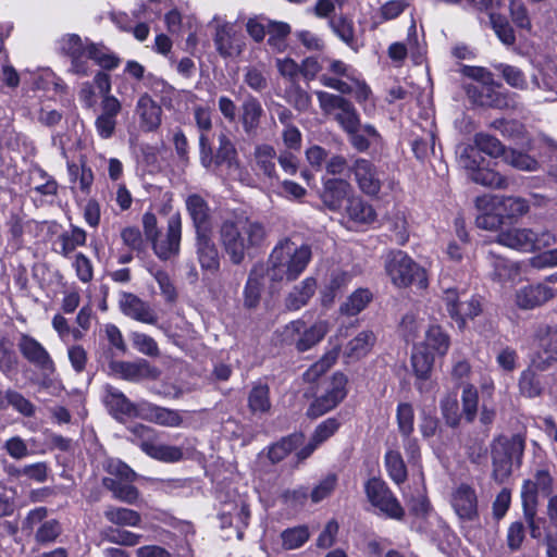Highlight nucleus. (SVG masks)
Wrapping results in <instances>:
<instances>
[{
	"label": "nucleus",
	"instance_id": "nucleus-1",
	"mask_svg": "<svg viewBox=\"0 0 557 557\" xmlns=\"http://www.w3.org/2000/svg\"><path fill=\"white\" fill-rule=\"evenodd\" d=\"M311 258L309 245H297L289 238H283L270 253L267 275L272 282L295 281L306 270Z\"/></svg>",
	"mask_w": 557,
	"mask_h": 557
},
{
	"label": "nucleus",
	"instance_id": "nucleus-2",
	"mask_svg": "<svg viewBox=\"0 0 557 557\" xmlns=\"http://www.w3.org/2000/svg\"><path fill=\"white\" fill-rule=\"evenodd\" d=\"M220 242L234 264H239L246 251L259 247L267 238L264 225L252 220H225L220 230Z\"/></svg>",
	"mask_w": 557,
	"mask_h": 557
},
{
	"label": "nucleus",
	"instance_id": "nucleus-3",
	"mask_svg": "<svg viewBox=\"0 0 557 557\" xmlns=\"http://www.w3.org/2000/svg\"><path fill=\"white\" fill-rule=\"evenodd\" d=\"M525 448V438L521 434L498 436L491 445L492 478L497 483L506 482L513 470L520 468Z\"/></svg>",
	"mask_w": 557,
	"mask_h": 557
},
{
	"label": "nucleus",
	"instance_id": "nucleus-4",
	"mask_svg": "<svg viewBox=\"0 0 557 557\" xmlns=\"http://www.w3.org/2000/svg\"><path fill=\"white\" fill-rule=\"evenodd\" d=\"M456 153L458 164L467 172L468 177L473 183L496 189L508 188V177L488 166H484L485 159L474 145L460 144L457 147Z\"/></svg>",
	"mask_w": 557,
	"mask_h": 557
},
{
	"label": "nucleus",
	"instance_id": "nucleus-5",
	"mask_svg": "<svg viewBox=\"0 0 557 557\" xmlns=\"http://www.w3.org/2000/svg\"><path fill=\"white\" fill-rule=\"evenodd\" d=\"M315 96L321 110L332 115L345 132L354 131L359 125L360 116L351 101L342 95L323 90H317Z\"/></svg>",
	"mask_w": 557,
	"mask_h": 557
},
{
	"label": "nucleus",
	"instance_id": "nucleus-6",
	"mask_svg": "<svg viewBox=\"0 0 557 557\" xmlns=\"http://www.w3.org/2000/svg\"><path fill=\"white\" fill-rule=\"evenodd\" d=\"M351 173L358 188L367 196L376 197L382 191V188H387L391 191L395 189L396 183L393 180L386 182L384 173L368 159H354L351 161Z\"/></svg>",
	"mask_w": 557,
	"mask_h": 557
},
{
	"label": "nucleus",
	"instance_id": "nucleus-7",
	"mask_svg": "<svg viewBox=\"0 0 557 557\" xmlns=\"http://www.w3.org/2000/svg\"><path fill=\"white\" fill-rule=\"evenodd\" d=\"M385 270L394 285L406 287L416 280L422 284L425 281L424 271L404 251L388 253Z\"/></svg>",
	"mask_w": 557,
	"mask_h": 557
},
{
	"label": "nucleus",
	"instance_id": "nucleus-8",
	"mask_svg": "<svg viewBox=\"0 0 557 557\" xmlns=\"http://www.w3.org/2000/svg\"><path fill=\"white\" fill-rule=\"evenodd\" d=\"M211 24L214 27L212 39L216 52L224 59L239 57L246 48L244 35L231 22L214 17Z\"/></svg>",
	"mask_w": 557,
	"mask_h": 557
},
{
	"label": "nucleus",
	"instance_id": "nucleus-9",
	"mask_svg": "<svg viewBox=\"0 0 557 557\" xmlns=\"http://www.w3.org/2000/svg\"><path fill=\"white\" fill-rule=\"evenodd\" d=\"M535 350L532 367L545 371L557 363V326L541 324L534 333Z\"/></svg>",
	"mask_w": 557,
	"mask_h": 557
},
{
	"label": "nucleus",
	"instance_id": "nucleus-10",
	"mask_svg": "<svg viewBox=\"0 0 557 557\" xmlns=\"http://www.w3.org/2000/svg\"><path fill=\"white\" fill-rule=\"evenodd\" d=\"M554 480L546 469L535 471L532 479L525 480L521 487V499L527 522L533 525L536 515L537 494L550 495Z\"/></svg>",
	"mask_w": 557,
	"mask_h": 557
},
{
	"label": "nucleus",
	"instance_id": "nucleus-11",
	"mask_svg": "<svg viewBox=\"0 0 557 557\" xmlns=\"http://www.w3.org/2000/svg\"><path fill=\"white\" fill-rule=\"evenodd\" d=\"M182 216L180 212L173 213L166 223V231L161 232L150 242L154 255L162 261L176 258L181 251Z\"/></svg>",
	"mask_w": 557,
	"mask_h": 557
},
{
	"label": "nucleus",
	"instance_id": "nucleus-12",
	"mask_svg": "<svg viewBox=\"0 0 557 557\" xmlns=\"http://www.w3.org/2000/svg\"><path fill=\"white\" fill-rule=\"evenodd\" d=\"M465 88L467 97L475 106L507 109L513 103L512 95L503 92L494 79L486 84H468Z\"/></svg>",
	"mask_w": 557,
	"mask_h": 557
},
{
	"label": "nucleus",
	"instance_id": "nucleus-13",
	"mask_svg": "<svg viewBox=\"0 0 557 557\" xmlns=\"http://www.w3.org/2000/svg\"><path fill=\"white\" fill-rule=\"evenodd\" d=\"M478 210H496L502 219H518L529 211V202L521 197L484 195L475 199Z\"/></svg>",
	"mask_w": 557,
	"mask_h": 557
},
{
	"label": "nucleus",
	"instance_id": "nucleus-14",
	"mask_svg": "<svg viewBox=\"0 0 557 557\" xmlns=\"http://www.w3.org/2000/svg\"><path fill=\"white\" fill-rule=\"evenodd\" d=\"M366 494L369 502L387 517L396 520H400L404 517L405 511L403 507L382 480L376 478L368 480Z\"/></svg>",
	"mask_w": 557,
	"mask_h": 557
},
{
	"label": "nucleus",
	"instance_id": "nucleus-15",
	"mask_svg": "<svg viewBox=\"0 0 557 557\" xmlns=\"http://www.w3.org/2000/svg\"><path fill=\"white\" fill-rule=\"evenodd\" d=\"M60 50L71 59L70 72L78 76L91 73V58L86 42L76 34H67L60 41Z\"/></svg>",
	"mask_w": 557,
	"mask_h": 557
},
{
	"label": "nucleus",
	"instance_id": "nucleus-16",
	"mask_svg": "<svg viewBox=\"0 0 557 557\" xmlns=\"http://www.w3.org/2000/svg\"><path fill=\"white\" fill-rule=\"evenodd\" d=\"M48 510L46 507H37L30 510L23 521V529L33 530L38 523L40 525L35 532V541L40 545L53 543L62 533V527L55 519L45 520Z\"/></svg>",
	"mask_w": 557,
	"mask_h": 557
},
{
	"label": "nucleus",
	"instance_id": "nucleus-17",
	"mask_svg": "<svg viewBox=\"0 0 557 557\" xmlns=\"http://www.w3.org/2000/svg\"><path fill=\"white\" fill-rule=\"evenodd\" d=\"M346 384L347 377L343 373H334L325 393L310 405L308 416L318 418L335 408L346 396Z\"/></svg>",
	"mask_w": 557,
	"mask_h": 557
},
{
	"label": "nucleus",
	"instance_id": "nucleus-18",
	"mask_svg": "<svg viewBox=\"0 0 557 557\" xmlns=\"http://www.w3.org/2000/svg\"><path fill=\"white\" fill-rule=\"evenodd\" d=\"M252 170L255 174L265 183L270 188L278 185V175L276 172V151L269 144H259L255 147Z\"/></svg>",
	"mask_w": 557,
	"mask_h": 557
},
{
	"label": "nucleus",
	"instance_id": "nucleus-19",
	"mask_svg": "<svg viewBox=\"0 0 557 557\" xmlns=\"http://www.w3.org/2000/svg\"><path fill=\"white\" fill-rule=\"evenodd\" d=\"M17 347L22 356L36 368L46 373H53L54 362L47 349L34 337L28 334L20 336Z\"/></svg>",
	"mask_w": 557,
	"mask_h": 557
},
{
	"label": "nucleus",
	"instance_id": "nucleus-20",
	"mask_svg": "<svg viewBox=\"0 0 557 557\" xmlns=\"http://www.w3.org/2000/svg\"><path fill=\"white\" fill-rule=\"evenodd\" d=\"M319 82L324 87L334 89L342 95H354L355 99L359 103L366 102L372 95L369 85L360 78L358 73L349 82L337 77H331L327 74H321L319 76Z\"/></svg>",
	"mask_w": 557,
	"mask_h": 557
},
{
	"label": "nucleus",
	"instance_id": "nucleus-21",
	"mask_svg": "<svg viewBox=\"0 0 557 557\" xmlns=\"http://www.w3.org/2000/svg\"><path fill=\"white\" fill-rule=\"evenodd\" d=\"M119 306L122 313L133 320L151 325L158 322L157 312L135 294L123 292L120 295Z\"/></svg>",
	"mask_w": 557,
	"mask_h": 557
},
{
	"label": "nucleus",
	"instance_id": "nucleus-22",
	"mask_svg": "<svg viewBox=\"0 0 557 557\" xmlns=\"http://www.w3.org/2000/svg\"><path fill=\"white\" fill-rule=\"evenodd\" d=\"M451 507L461 521H473L479 517L475 490L468 484H460L451 494Z\"/></svg>",
	"mask_w": 557,
	"mask_h": 557
},
{
	"label": "nucleus",
	"instance_id": "nucleus-23",
	"mask_svg": "<svg viewBox=\"0 0 557 557\" xmlns=\"http://www.w3.org/2000/svg\"><path fill=\"white\" fill-rule=\"evenodd\" d=\"M352 186L349 181L342 177H329L323 180L321 199L324 206L331 211H338L344 200L348 201Z\"/></svg>",
	"mask_w": 557,
	"mask_h": 557
},
{
	"label": "nucleus",
	"instance_id": "nucleus-24",
	"mask_svg": "<svg viewBox=\"0 0 557 557\" xmlns=\"http://www.w3.org/2000/svg\"><path fill=\"white\" fill-rule=\"evenodd\" d=\"M212 232L196 234V255L203 271L215 273L220 269V253L212 239Z\"/></svg>",
	"mask_w": 557,
	"mask_h": 557
},
{
	"label": "nucleus",
	"instance_id": "nucleus-25",
	"mask_svg": "<svg viewBox=\"0 0 557 557\" xmlns=\"http://www.w3.org/2000/svg\"><path fill=\"white\" fill-rule=\"evenodd\" d=\"M497 243L524 252L536 249L535 233L530 228L512 227L503 231L497 235Z\"/></svg>",
	"mask_w": 557,
	"mask_h": 557
},
{
	"label": "nucleus",
	"instance_id": "nucleus-26",
	"mask_svg": "<svg viewBox=\"0 0 557 557\" xmlns=\"http://www.w3.org/2000/svg\"><path fill=\"white\" fill-rule=\"evenodd\" d=\"M533 89L539 90L542 95L537 101H555L557 100V67L555 64H546L541 67L536 74L532 76Z\"/></svg>",
	"mask_w": 557,
	"mask_h": 557
},
{
	"label": "nucleus",
	"instance_id": "nucleus-27",
	"mask_svg": "<svg viewBox=\"0 0 557 557\" xmlns=\"http://www.w3.org/2000/svg\"><path fill=\"white\" fill-rule=\"evenodd\" d=\"M555 297L554 290L544 285H529L516 293V304L520 309L530 310L540 307Z\"/></svg>",
	"mask_w": 557,
	"mask_h": 557
},
{
	"label": "nucleus",
	"instance_id": "nucleus-28",
	"mask_svg": "<svg viewBox=\"0 0 557 557\" xmlns=\"http://www.w3.org/2000/svg\"><path fill=\"white\" fill-rule=\"evenodd\" d=\"M103 401L109 412L117 420L124 417H138L139 408L133 404L120 389L106 386Z\"/></svg>",
	"mask_w": 557,
	"mask_h": 557
},
{
	"label": "nucleus",
	"instance_id": "nucleus-29",
	"mask_svg": "<svg viewBox=\"0 0 557 557\" xmlns=\"http://www.w3.org/2000/svg\"><path fill=\"white\" fill-rule=\"evenodd\" d=\"M138 417L168 428H177L183 423V417L178 410L160 407L153 404H143L139 407Z\"/></svg>",
	"mask_w": 557,
	"mask_h": 557
},
{
	"label": "nucleus",
	"instance_id": "nucleus-30",
	"mask_svg": "<svg viewBox=\"0 0 557 557\" xmlns=\"http://www.w3.org/2000/svg\"><path fill=\"white\" fill-rule=\"evenodd\" d=\"M185 203L196 234L212 232L210 208L207 201L201 196L193 194L186 198Z\"/></svg>",
	"mask_w": 557,
	"mask_h": 557
},
{
	"label": "nucleus",
	"instance_id": "nucleus-31",
	"mask_svg": "<svg viewBox=\"0 0 557 557\" xmlns=\"http://www.w3.org/2000/svg\"><path fill=\"white\" fill-rule=\"evenodd\" d=\"M136 114L139 116L140 127L145 132H153L161 124L162 109L148 94L139 97L136 103Z\"/></svg>",
	"mask_w": 557,
	"mask_h": 557
},
{
	"label": "nucleus",
	"instance_id": "nucleus-32",
	"mask_svg": "<svg viewBox=\"0 0 557 557\" xmlns=\"http://www.w3.org/2000/svg\"><path fill=\"white\" fill-rule=\"evenodd\" d=\"M112 369L124 380L132 382H138L145 379H156L158 376L157 369L150 367L149 362L145 359L134 362L117 361L112 364Z\"/></svg>",
	"mask_w": 557,
	"mask_h": 557
},
{
	"label": "nucleus",
	"instance_id": "nucleus-33",
	"mask_svg": "<svg viewBox=\"0 0 557 557\" xmlns=\"http://www.w3.org/2000/svg\"><path fill=\"white\" fill-rule=\"evenodd\" d=\"M263 114L264 110L257 98L248 96L244 100L240 107V122L244 132L248 136L257 135Z\"/></svg>",
	"mask_w": 557,
	"mask_h": 557
},
{
	"label": "nucleus",
	"instance_id": "nucleus-34",
	"mask_svg": "<svg viewBox=\"0 0 557 557\" xmlns=\"http://www.w3.org/2000/svg\"><path fill=\"white\" fill-rule=\"evenodd\" d=\"M317 289V281L312 276H308L286 295L284 305L289 311H297L305 307Z\"/></svg>",
	"mask_w": 557,
	"mask_h": 557
},
{
	"label": "nucleus",
	"instance_id": "nucleus-35",
	"mask_svg": "<svg viewBox=\"0 0 557 557\" xmlns=\"http://www.w3.org/2000/svg\"><path fill=\"white\" fill-rule=\"evenodd\" d=\"M248 408L253 416H263L271 410L270 387L267 383L255 382L247 396Z\"/></svg>",
	"mask_w": 557,
	"mask_h": 557
},
{
	"label": "nucleus",
	"instance_id": "nucleus-36",
	"mask_svg": "<svg viewBox=\"0 0 557 557\" xmlns=\"http://www.w3.org/2000/svg\"><path fill=\"white\" fill-rule=\"evenodd\" d=\"M265 274V267L263 264H256L251 269L244 289L245 307L255 308L259 304Z\"/></svg>",
	"mask_w": 557,
	"mask_h": 557
},
{
	"label": "nucleus",
	"instance_id": "nucleus-37",
	"mask_svg": "<svg viewBox=\"0 0 557 557\" xmlns=\"http://www.w3.org/2000/svg\"><path fill=\"white\" fill-rule=\"evenodd\" d=\"M434 363V357L423 346H414L411 355V366L418 379L417 387L424 389V382L428 381Z\"/></svg>",
	"mask_w": 557,
	"mask_h": 557
},
{
	"label": "nucleus",
	"instance_id": "nucleus-38",
	"mask_svg": "<svg viewBox=\"0 0 557 557\" xmlns=\"http://www.w3.org/2000/svg\"><path fill=\"white\" fill-rule=\"evenodd\" d=\"M487 259L493 268L491 273L493 280L506 283L512 282L519 276L520 270L517 263L499 257L493 250L487 251Z\"/></svg>",
	"mask_w": 557,
	"mask_h": 557
},
{
	"label": "nucleus",
	"instance_id": "nucleus-39",
	"mask_svg": "<svg viewBox=\"0 0 557 557\" xmlns=\"http://www.w3.org/2000/svg\"><path fill=\"white\" fill-rule=\"evenodd\" d=\"M139 447L149 457L163 462H177L184 455L183 449L178 446L156 444L150 441L140 442Z\"/></svg>",
	"mask_w": 557,
	"mask_h": 557
},
{
	"label": "nucleus",
	"instance_id": "nucleus-40",
	"mask_svg": "<svg viewBox=\"0 0 557 557\" xmlns=\"http://www.w3.org/2000/svg\"><path fill=\"white\" fill-rule=\"evenodd\" d=\"M346 213L351 221L358 224H370L376 219L373 207L361 197L355 195L348 198Z\"/></svg>",
	"mask_w": 557,
	"mask_h": 557
},
{
	"label": "nucleus",
	"instance_id": "nucleus-41",
	"mask_svg": "<svg viewBox=\"0 0 557 557\" xmlns=\"http://www.w3.org/2000/svg\"><path fill=\"white\" fill-rule=\"evenodd\" d=\"M219 147L214 153V172L221 166L238 168L237 150L225 134L219 135Z\"/></svg>",
	"mask_w": 557,
	"mask_h": 557
},
{
	"label": "nucleus",
	"instance_id": "nucleus-42",
	"mask_svg": "<svg viewBox=\"0 0 557 557\" xmlns=\"http://www.w3.org/2000/svg\"><path fill=\"white\" fill-rule=\"evenodd\" d=\"M329 332V323L320 320L314 322L310 327H304L301 335L296 342L298 351H307L321 342Z\"/></svg>",
	"mask_w": 557,
	"mask_h": 557
},
{
	"label": "nucleus",
	"instance_id": "nucleus-43",
	"mask_svg": "<svg viewBox=\"0 0 557 557\" xmlns=\"http://www.w3.org/2000/svg\"><path fill=\"white\" fill-rule=\"evenodd\" d=\"M102 485L109 490L113 497L120 502L133 505L139 497V492L132 483L117 481L113 478H103Z\"/></svg>",
	"mask_w": 557,
	"mask_h": 557
},
{
	"label": "nucleus",
	"instance_id": "nucleus-44",
	"mask_svg": "<svg viewBox=\"0 0 557 557\" xmlns=\"http://www.w3.org/2000/svg\"><path fill=\"white\" fill-rule=\"evenodd\" d=\"M8 407H12L24 417L35 414V406L21 393L11 388L0 392V408L5 409Z\"/></svg>",
	"mask_w": 557,
	"mask_h": 557
},
{
	"label": "nucleus",
	"instance_id": "nucleus-45",
	"mask_svg": "<svg viewBox=\"0 0 557 557\" xmlns=\"http://www.w3.org/2000/svg\"><path fill=\"white\" fill-rule=\"evenodd\" d=\"M86 239L87 234L83 228L71 225L70 231L58 236L57 243L60 244L58 252L63 257H69L77 247L84 246Z\"/></svg>",
	"mask_w": 557,
	"mask_h": 557
},
{
	"label": "nucleus",
	"instance_id": "nucleus-46",
	"mask_svg": "<svg viewBox=\"0 0 557 557\" xmlns=\"http://www.w3.org/2000/svg\"><path fill=\"white\" fill-rule=\"evenodd\" d=\"M532 364L524 369L519 377V391L528 398H535L543 393V383L541 376L534 371Z\"/></svg>",
	"mask_w": 557,
	"mask_h": 557
},
{
	"label": "nucleus",
	"instance_id": "nucleus-47",
	"mask_svg": "<svg viewBox=\"0 0 557 557\" xmlns=\"http://www.w3.org/2000/svg\"><path fill=\"white\" fill-rule=\"evenodd\" d=\"M384 465L388 476L397 485L407 480L408 472L401 454L398 450L389 449L384 456Z\"/></svg>",
	"mask_w": 557,
	"mask_h": 557
},
{
	"label": "nucleus",
	"instance_id": "nucleus-48",
	"mask_svg": "<svg viewBox=\"0 0 557 557\" xmlns=\"http://www.w3.org/2000/svg\"><path fill=\"white\" fill-rule=\"evenodd\" d=\"M290 29L289 24L285 22L267 20L268 45L276 52L284 51Z\"/></svg>",
	"mask_w": 557,
	"mask_h": 557
},
{
	"label": "nucleus",
	"instance_id": "nucleus-49",
	"mask_svg": "<svg viewBox=\"0 0 557 557\" xmlns=\"http://www.w3.org/2000/svg\"><path fill=\"white\" fill-rule=\"evenodd\" d=\"M106 519L121 527H137L141 521L140 515L129 508L109 506L104 510Z\"/></svg>",
	"mask_w": 557,
	"mask_h": 557
},
{
	"label": "nucleus",
	"instance_id": "nucleus-50",
	"mask_svg": "<svg viewBox=\"0 0 557 557\" xmlns=\"http://www.w3.org/2000/svg\"><path fill=\"white\" fill-rule=\"evenodd\" d=\"M449 345V336L440 325H430L425 331L424 344L422 345L425 350L429 348L437 355L444 356L448 351Z\"/></svg>",
	"mask_w": 557,
	"mask_h": 557
},
{
	"label": "nucleus",
	"instance_id": "nucleus-51",
	"mask_svg": "<svg viewBox=\"0 0 557 557\" xmlns=\"http://www.w3.org/2000/svg\"><path fill=\"white\" fill-rule=\"evenodd\" d=\"M91 61L104 70H113L119 66L120 59L104 46L95 45L85 40Z\"/></svg>",
	"mask_w": 557,
	"mask_h": 557
},
{
	"label": "nucleus",
	"instance_id": "nucleus-52",
	"mask_svg": "<svg viewBox=\"0 0 557 557\" xmlns=\"http://www.w3.org/2000/svg\"><path fill=\"white\" fill-rule=\"evenodd\" d=\"M302 434H292L287 437L282 438L280 442L273 444L269 448L268 456L272 462H280L283 460L292 450L296 449L298 445L302 443Z\"/></svg>",
	"mask_w": 557,
	"mask_h": 557
},
{
	"label": "nucleus",
	"instance_id": "nucleus-53",
	"mask_svg": "<svg viewBox=\"0 0 557 557\" xmlns=\"http://www.w3.org/2000/svg\"><path fill=\"white\" fill-rule=\"evenodd\" d=\"M372 300V294L367 288H358L341 306V312L347 315L360 313Z\"/></svg>",
	"mask_w": 557,
	"mask_h": 557
},
{
	"label": "nucleus",
	"instance_id": "nucleus-54",
	"mask_svg": "<svg viewBox=\"0 0 557 557\" xmlns=\"http://www.w3.org/2000/svg\"><path fill=\"white\" fill-rule=\"evenodd\" d=\"M375 336L371 331H362L354 337L346 346V354L350 358H361L372 348Z\"/></svg>",
	"mask_w": 557,
	"mask_h": 557
},
{
	"label": "nucleus",
	"instance_id": "nucleus-55",
	"mask_svg": "<svg viewBox=\"0 0 557 557\" xmlns=\"http://www.w3.org/2000/svg\"><path fill=\"white\" fill-rule=\"evenodd\" d=\"M493 66L510 87L520 90L528 88L525 75L519 67L506 63H495Z\"/></svg>",
	"mask_w": 557,
	"mask_h": 557
},
{
	"label": "nucleus",
	"instance_id": "nucleus-56",
	"mask_svg": "<svg viewBox=\"0 0 557 557\" xmlns=\"http://www.w3.org/2000/svg\"><path fill=\"white\" fill-rule=\"evenodd\" d=\"M397 430L400 436L413 434L414 431V410L408 403H400L396 409Z\"/></svg>",
	"mask_w": 557,
	"mask_h": 557
},
{
	"label": "nucleus",
	"instance_id": "nucleus-57",
	"mask_svg": "<svg viewBox=\"0 0 557 557\" xmlns=\"http://www.w3.org/2000/svg\"><path fill=\"white\" fill-rule=\"evenodd\" d=\"M103 469L109 474L107 478L125 481L126 483H133L136 479L134 470L120 459L109 458L103 463Z\"/></svg>",
	"mask_w": 557,
	"mask_h": 557
},
{
	"label": "nucleus",
	"instance_id": "nucleus-58",
	"mask_svg": "<svg viewBox=\"0 0 557 557\" xmlns=\"http://www.w3.org/2000/svg\"><path fill=\"white\" fill-rule=\"evenodd\" d=\"M473 145L479 149L480 153L484 152L493 158L504 156L506 151L503 144L496 137L485 133L475 134Z\"/></svg>",
	"mask_w": 557,
	"mask_h": 557
},
{
	"label": "nucleus",
	"instance_id": "nucleus-59",
	"mask_svg": "<svg viewBox=\"0 0 557 557\" xmlns=\"http://www.w3.org/2000/svg\"><path fill=\"white\" fill-rule=\"evenodd\" d=\"M338 357V348L334 347L326 352L318 362L313 363L305 373L304 379L307 382H314L320 375L327 371Z\"/></svg>",
	"mask_w": 557,
	"mask_h": 557
},
{
	"label": "nucleus",
	"instance_id": "nucleus-60",
	"mask_svg": "<svg viewBox=\"0 0 557 557\" xmlns=\"http://www.w3.org/2000/svg\"><path fill=\"white\" fill-rule=\"evenodd\" d=\"M462 403V414L467 422L471 423L474 421L478 414L479 394L478 389L473 385H466L461 394Z\"/></svg>",
	"mask_w": 557,
	"mask_h": 557
},
{
	"label": "nucleus",
	"instance_id": "nucleus-61",
	"mask_svg": "<svg viewBox=\"0 0 557 557\" xmlns=\"http://www.w3.org/2000/svg\"><path fill=\"white\" fill-rule=\"evenodd\" d=\"M503 158L505 163L517 170L532 172L536 171L539 168V163L535 159L517 150H506Z\"/></svg>",
	"mask_w": 557,
	"mask_h": 557
},
{
	"label": "nucleus",
	"instance_id": "nucleus-62",
	"mask_svg": "<svg viewBox=\"0 0 557 557\" xmlns=\"http://www.w3.org/2000/svg\"><path fill=\"white\" fill-rule=\"evenodd\" d=\"M48 465L44 461H39L30 465H25L22 468L9 470V473L15 476H25L37 483H44L48 479Z\"/></svg>",
	"mask_w": 557,
	"mask_h": 557
},
{
	"label": "nucleus",
	"instance_id": "nucleus-63",
	"mask_svg": "<svg viewBox=\"0 0 557 557\" xmlns=\"http://www.w3.org/2000/svg\"><path fill=\"white\" fill-rule=\"evenodd\" d=\"M310 533L306 525H298L286 529L282 532V543L285 549H296L302 546L309 539Z\"/></svg>",
	"mask_w": 557,
	"mask_h": 557
},
{
	"label": "nucleus",
	"instance_id": "nucleus-64",
	"mask_svg": "<svg viewBox=\"0 0 557 557\" xmlns=\"http://www.w3.org/2000/svg\"><path fill=\"white\" fill-rule=\"evenodd\" d=\"M329 25L334 34L343 40L347 46L354 48L355 45V33L354 24L350 20L339 16L329 21Z\"/></svg>",
	"mask_w": 557,
	"mask_h": 557
}]
</instances>
